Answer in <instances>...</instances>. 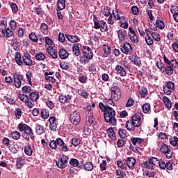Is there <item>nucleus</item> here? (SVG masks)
I'll use <instances>...</instances> for the list:
<instances>
[{"label":"nucleus","mask_w":178,"mask_h":178,"mask_svg":"<svg viewBox=\"0 0 178 178\" xmlns=\"http://www.w3.org/2000/svg\"><path fill=\"white\" fill-rule=\"evenodd\" d=\"M66 0H58L57 1V8L60 9V10H63L66 7Z\"/></svg>","instance_id":"c756f323"},{"label":"nucleus","mask_w":178,"mask_h":178,"mask_svg":"<svg viewBox=\"0 0 178 178\" xmlns=\"http://www.w3.org/2000/svg\"><path fill=\"white\" fill-rule=\"evenodd\" d=\"M118 35V39L120 41H124V32H123L122 30H118L117 31Z\"/></svg>","instance_id":"c03bdc74"},{"label":"nucleus","mask_w":178,"mask_h":178,"mask_svg":"<svg viewBox=\"0 0 178 178\" xmlns=\"http://www.w3.org/2000/svg\"><path fill=\"white\" fill-rule=\"evenodd\" d=\"M159 160L156 157H149L145 162L143 163V166L146 169H155L156 166H158Z\"/></svg>","instance_id":"39448f33"},{"label":"nucleus","mask_w":178,"mask_h":178,"mask_svg":"<svg viewBox=\"0 0 178 178\" xmlns=\"http://www.w3.org/2000/svg\"><path fill=\"white\" fill-rule=\"evenodd\" d=\"M156 24L160 30H163L165 29V24L163 23V21L161 19H157L156 22Z\"/></svg>","instance_id":"37998d69"},{"label":"nucleus","mask_w":178,"mask_h":178,"mask_svg":"<svg viewBox=\"0 0 178 178\" xmlns=\"http://www.w3.org/2000/svg\"><path fill=\"white\" fill-rule=\"evenodd\" d=\"M59 58L61 59H67L69 58V51L65 49H60L58 52Z\"/></svg>","instance_id":"aec40b11"},{"label":"nucleus","mask_w":178,"mask_h":178,"mask_svg":"<svg viewBox=\"0 0 178 178\" xmlns=\"http://www.w3.org/2000/svg\"><path fill=\"white\" fill-rule=\"evenodd\" d=\"M167 65L172 66V68L175 67L176 69V67H178V62L176 60V58H174L170 61V63H167Z\"/></svg>","instance_id":"603ef678"},{"label":"nucleus","mask_w":178,"mask_h":178,"mask_svg":"<svg viewBox=\"0 0 178 178\" xmlns=\"http://www.w3.org/2000/svg\"><path fill=\"white\" fill-rule=\"evenodd\" d=\"M49 128L51 131H56V129H58V124L59 123L58 122V119L55 116L49 117Z\"/></svg>","instance_id":"1a4fd4ad"},{"label":"nucleus","mask_w":178,"mask_h":178,"mask_svg":"<svg viewBox=\"0 0 178 178\" xmlns=\"http://www.w3.org/2000/svg\"><path fill=\"white\" fill-rule=\"evenodd\" d=\"M66 38L72 42V44H76V42H79L80 41V38L77 35H72L69 34H65Z\"/></svg>","instance_id":"dca6fc26"},{"label":"nucleus","mask_w":178,"mask_h":178,"mask_svg":"<svg viewBox=\"0 0 178 178\" xmlns=\"http://www.w3.org/2000/svg\"><path fill=\"white\" fill-rule=\"evenodd\" d=\"M10 8L13 10V13L16 15V13H17L18 10H19V7L17 6V4H16L15 3H12L10 4Z\"/></svg>","instance_id":"09e8293b"},{"label":"nucleus","mask_w":178,"mask_h":178,"mask_svg":"<svg viewBox=\"0 0 178 178\" xmlns=\"http://www.w3.org/2000/svg\"><path fill=\"white\" fill-rule=\"evenodd\" d=\"M100 31L102 33H106L108 31V24L104 20H101Z\"/></svg>","instance_id":"c85d7f7f"},{"label":"nucleus","mask_w":178,"mask_h":178,"mask_svg":"<svg viewBox=\"0 0 178 178\" xmlns=\"http://www.w3.org/2000/svg\"><path fill=\"white\" fill-rule=\"evenodd\" d=\"M131 62H134L136 66H140L141 65V60L138 57L131 58Z\"/></svg>","instance_id":"13d9d810"},{"label":"nucleus","mask_w":178,"mask_h":178,"mask_svg":"<svg viewBox=\"0 0 178 178\" xmlns=\"http://www.w3.org/2000/svg\"><path fill=\"white\" fill-rule=\"evenodd\" d=\"M134 105V99L133 98H129L126 104L127 108H130Z\"/></svg>","instance_id":"680f3d73"},{"label":"nucleus","mask_w":178,"mask_h":178,"mask_svg":"<svg viewBox=\"0 0 178 178\" xmlns=\"http://www.w3.org/2000/svg\"><path fill=\"white\" fill-rule=\"evenodd\" d=\"M174 70L171 65H165L164 67L163 73H166L168 76L173 74Z\"/></svg>","instance_id":"393cba45"},{"label":"nucleus","mask_w":178,"mask_h":178,"mask_svg":"<svg viewBox=\"0 0 178 178\" xmlns=\"http://www.w3.org/2000/svg\"><path fill=\"white\" fill-rule=\"evenodd\" d=\"M40 31L43 33V34H47L48 33V26L45 23H42L40 26Z\"/></svg>","instance_id":"a18cd8bd"},{"label":"nucleus","mask_w":178,"mask_h":178,"mask_svg":"<svg viewBox=\"0 0 178 178\" xmlns=\"http://www.w3.org/2000/svg\"><path fill=\"white\" fill-rule=\"evenodd\" d=\"M60 67L63 69V70H67V69H69V65H67V63H60Z\"/></svg>","instance_id":"69168bd1"},{"label":"nucleus","mask_w":178,"mask_h":178,"mask_svg":"<svg viewBox=\"0 0 178 178\" xmlns=\"http://www.w3.org/2000/svg\"><path fill=\"white\" fill-rule=\"evenodd\" d=\"M22 60L26 66H33V60H31V55L29 52H24L22 56Z\"/></svg>","instance_id":"4468645a"},{"label":"nucleus","mask_w":178,"mask_h":178,"mask_svg":"<svg viewBox=\"0 0 178 178\" xmlns=\"http://www.w3.org/2000/svg\"><path fill=\"white\" fill-rule=\"evenodd\" d=\"M40 115L42 119H48L49 118V113L45 109L41 111Z\"/></svg>","instance_id":"3c124183"},{"label":"nucleus","mask_w":178,"mask_h":178,"mask_svg":"<svg viewBox=\"0 0 178 178\" xmlns=\"http://www.w3.org/2000/svg\"><path fill=\"white\" fill-rule=\"evenodd\" d=\"M120 49L122 53L125 54V55H131V52H133V47H131V45L129 42L124 43L123 45H121Z\"/></svg>","instance_id":"9b49d317"},{"label":"nucleus","mask_w":178,"mask_h":178,"mask_svg":"<svg viewBox=\"0 0 178 178\" xmlns=\"http://www.w3.org/2000/svg\"><path fill=\"white\" fill-rule=\"evenodd\" d=\"M72 99V96L70 95H60L58 97V101L60 104H66V102H70Z\"/></svg>","instance_id":"a211bd4d"},{"label":"nucleus","mask_w":178,"mask_h":178,"mask_svg":"<svg viewBox=\"0 0 178 178\" xmlns=\"http://www.w3.org/2000/svg\"><path fill=\"white\" fill-rule=\"evenodd\" d=\"M0 26H3L5 29H3L1 31V34L4 38H10V37H13L15 35V33L12 29L9 28H6V25L5 24V22H1L0 24Z\"/></svg>","instance_id":"0eeeda50"},{"label":"nucleus","mask_w":178,"mask_h":178,"mask_svg":"<svg viewBox=\"0 0 178 178\" xmlns=\"http://www.w3.org/2000/svg\"><path fill=\"white\" fill-rule=\"evenodd\" d=\"M11 136H12V138H13V140H19L20 138V137H22V134H20V132L17 131H14L11 133Z\"/></svg>","instance_id":"4c0bfd02"},{"label":"nucleus","mask_w":178,"mask_h":178,"mask_svg":"<svg viewBox=\"0 0 178 178\" xmlns=\"http://www.w3.org/2000/svg\"><path fill=\"white\" fill-rule=\"evenodd\" d=\"M156 67H158V69L160 70V72H161L162 73H163V70H165V67L166 65H165L163 63H159V62H157L156 63Z\"/></svg>","instance_id":"864d4df0"},{"label":"nucleus","mask_w":178,"mask_h":178,"mask_svg":"<svg viewBox=\"0 0 178 178\" xmlns=\"http://www.w3.org/2000/svg\"><path fill=\"white\" fill-rule=\"evenodd\" d=\"M127 165L129 169H133L136 165V159L134 157H128L126 160Z\"/></svg>","instance_id":"6ab92c4d"},{"label":"nucleus","mask_w":178,"mask_h":178,"mask_svg":"<svg viewBox=\"0 0 178 178\" xmlns=\"http://www.w3.org/2000/svg\"><path fill=\"white\" fill-rule=\"evenodd\" d=\"M72 52L75 56H79L80 55V49L79 47V44H75L72 47Z\"/></svg>","instance_id":"2f4dec72"},{"label":"nucleus","mask_w":178,"mask_h":178,"mask_svg":"<svg viewBox=\"0 0 178 178\" xmlns=\"http://www.w3.org/2000/svg\"><path fill=\"white\" fill-rule=\"evenodd\" d=\"M169 150H170V149L169 148V147L168 146V145L166 144H163L161 147L160 148V151L161 152H162V154H165L167 153Z\"/></svg>","instance_id":"49530a36"},{"label":"nucleus","mask_w":178,"mask_h":178,"mask_svg":"<svg viewBox=\"0 0 178 178\" xmlns=\"http://www.w3.org/2000/svg\"><path fill=\"white\" fill-rule=\"evenodd\" d=\"M88 70L91 73H95V72H97V67L95 66V63H93L89 64Z\"/></svg>","instance_id":"ea45409f"},{"label":"nucleus","mask_w":178,"mask_h":178,"mask_svg":"<svg viewBox=\"0 0 178 178\" xmlns=\"http://www.w3.org/2000/svg\"><path fill=\"white\" fill-rule=\"evenodd\" d=\"M78 94L81 95V97H83V98H88V93L84 90H79Z\"/></svg>","instance_id":"e2e57ef3"},{"label":"nucleus","mask_w":178,"mask_h":178,"mask_svg":"<svg viewBox=\"0 0 178 178\" xmlns=\"http://www.w3.org/2000/svg\"><path fill=\"white\" fill-rule=\"evenodd\" d=\"M79 160L76 159H71L70 161V165L74 168H79V169H83L82 165H79Z\"/></svg>","instance_id":"412c9836"},{"label":"nucleus","mask_w":178,"mask_h":178,"mask_svg":"<svg viewBox=\"0 0 178 178\" xmlns=\"http://www.w3.org/2000/svg\"><path fill=\"white\" fill-rule=\"evenodd\" d=\"M115 106V103H113V99L111 97L110 99H106V106Z\"/></svg>","instance_id":"6e6d98bb"},{"label":"nucleus","mask_w":178,"mask_h":178,"mask_svg":"<svg viewBox=\"0 0 178 178\" xmlns=\"http://www.w3.org/2000/svg\"><path fill=\"white\" fill-rule=\"evenodd\" d=\"M82 168H84L85 170H87V172H91L92 169H94V164L88 161L84 163L83 165H82Z\"/></svg>","instance_id":"b1692460"},{"label":"nucleus","mask_w":178,"mask_h":178,"mask_svg":"<svg viewBox=\"0 0 178 178\" xmlns=\"http://www.w3.org/2000/svg\"><path fill=\"white\" fill-rule=\"evenodd\" d=\"M24 153L28 156H31L33 155V149L31 148V145H26L24 146Z\"/></svg>","instance_id":"a878e982"},{"label":"nucleus","mask_w":178,"mask_h":178,"mask_svg":"<svg viewBox=\"0 0 178 178\" xmlns=\"http://www.w3.org/2000/svg\"><path fill=\"white\" fill-rule=\"evenodd\" d=\"M129 31L130 33L129 34V36L131 41L134 42V44H137V42H138V38L136 35V32L131 29V27L129 28Z\"/></svg>","instance_id":"2eb2a0df"},{"label":"nucleus","mask_w":178,"mask_h":178,"mask_svg":"<svg viewBox=\"0 0 178 178\" xmlns=\"http://www.w3.org/2000/svg\"><path fill=\"white\" fill-rule=\"evenodd\" d=\"M35 129L36 134H38V136H41V134L45 132L44 127L39 124H35Z\"/></svg>","instance_id":"5701e85b"},{"label":"nucleus","mask_w":178,"mask_h":178,"mask_svg":"<svg viewBox=\"0 0 178 178\" xmlns=\"http://www.w3.org/2000/svg\"><path fill=\"white\" fill-rule=\"evenodd\" d=\"M82 52H83V56H85V58H86V59L88 60H91V59L94 56V54L92 53V50L88 46L82 47Z\"/></svg>","instance_id":"6e6552de"},{"label":"nucleus","mask_w":178,"mask_h":178,"mask_svg":"<svg viewBox=\"0 0 178 178\" xmlns=\"http://www.w3.org/2000/svg\"><path fill=\"white\" fill-rule=\"evenodd\" d=\"M170 12L172 15H177L178 13V7L177 6H172L170 8Z\"/></svg>","instance_id":"338daca9"},{"label":"nucleus","mask_w":178,"mask_h":178,"mask_svg":"<svg viewBox=\"0 0 178 178\" xmlns=\"http://www.w3.org/2000/svg\"><path fill=\"white\" fill-rule=\"evenodd\" d=\"M145 40L146 41V44L147 45H152V44H154V40H152L151 37H149V35H147L145 38Z\"/></svg>","instance_id":"052dcab7"},{"label":"nucleus","mask_w":178,"mask_h":178,"mask_svg":"<svg viewBox=\"0 0 178 178\" xmlns=\"http://www.w3.org/2000/svg\"><path fill=\"white\" fill-rule=\"evenodd\" d=\"M127 131L126 129H119L118 134L121 138H124L126 137Z\"/></svg>","instance_id":"bf43d9fd"},{"label":"nucleus","mask_w":178,"mask_h":178,"mask_svg":"<svg viewBox=\"0 0 178 178\" xmlns=\"http://www.w3.org/2000/svg\"><path fill=\"white\" fill-rule=\"evenodd\" d=\"M15 62L19 66H23V61H22V55L19 52L15 53Z\"/></svg>","instance_id":"bb28decb"},{"label":"nucleus","mask_w":178,"mask_h":178,"mask_svg":"<svg viewBox=\"0 0 178 178\" xmlns=\"http://www.w3.org/2000/svg\"><path fill=\"white\" fill-rule=\"evenodd\" d=\"M139 95H140V98H145L148 95V89L144 87L142 88L139 92Z\"/></svg>","instance_id":"c9c22d12"},{"label":"nucleus","mask_w":178,"mask_h":178,"mask_svg":"<svg viewBox=\"0 0 178 178\" xmlns=\"http://www.w3.org/2000/svg\"><path fill=\"white\" fill-rule=\"evenodd\" d=\"M49 147L51 149H56L58 147L61 152H67L69 151V148L67 145H65V142L60 138H57L55 140H51L49 143Z\"/></svg>","instance_id":"7ed1b4c3"},{"label":"nucleus","mask_w":178,"mask_h":178,"mask_svg":"<svg viewBox=\"0 0 178 178\" xmlns=\"http://www.w3.org/2000/svg\"><path fill=\"white\" fill-rule=\"evenodd\" d=\"M67 161H69V157H67V156H62L60 159L56 161V163L60 169H65Z\"/></svg>","instance_id":"9d476101"},{"label":"nucleus","mask_w":178,"mask_h":178,"mask_svg":"<svg viewBox=\"0 0 178 178\" xmlns=\"http://www.w3.org/2000/svg\"><path fill=\"white\" fill-rule=\"evenodd\" d=\"M47 52L53 59H56L58 58V51L54 49V48L49 47L47 48Z\"/></svg>","instance_id":"4be33fe9"},{"label":"nucleus","mask_w":178,"mask_h":178,"mask_svg":"<svg viewBox=\"0 0 178 178\" xmlns=\"http://www.w3.org/2000/svg\"><path fill=\"white\" fill-rule=\"evenodd\" d=\"M16 165L18 169H22V168H23V165H24V159H23L22 157H18L17 159Z\"/></svg>","instance_id":"72a5a7b5"},{"label":"nucleus","mask_w":178,"mask_h":178,"mask_svg":"<svg viewBox=\"0 0 178 178\" xmlns=\"http://www.w3.org/2000/svg\"><path fill=\"white\" fill-rule=\"evenodd\" d=\"M142 109L144 113H148L151 111V105L149 103H145L142 106Z\"/></svg>","instance_id":"e433bc0d"},{"label":"nucleus","mask_w":178,"mask_h":178,"mask_svg":"<svg viewBox=\"0 0 178 178\" xmlns=\"http://www.w3.org/2000/svg\"><path fill=\"white\" fill-rule=\"evenodd\" d=\"M18 130L21 132L24 131L26 135L30 136V138L32 140V141L35 140L34 132H33V129H31L29 125L24 123H19L18 124Z\"/></svg>","instance_id":"20e7f679"},{"label":"nucleus","mask_w":178,"mask_h":178,"mask_svg":"<svg viewBox=\"0 0 178 178\" xmlns=\"http://www.w3.org/2000/svg\"><path fill=\"white\" fill-rule=\"evenodd\" d=\"M18 98L22 101V102H27V101H29V96L25 94H19L18 95Z\"/></svg>","instance_id":"79ce46f5"},{"label":"nucleus","mask_w":178,"mask_h":178,"mask_svg":"<svg viewBox=\"0 0 178 178\" xmlns=\"http://www.w3.org/2000/svg\"><path fill=\"white\" fill-rule=\"evenodd\" d=\"M111 97L114 101H119L122 98V90L119 87L113 86L111 88Z\"/></svg>","instance_id":"423d86ee"},{"label":"nucleus","mask_w":178,"mask_h":178,"mask_svg":"<svg viewBox=\"0 0 178 178\" xmlns=\"http://www.w3.org/2000/svg\"><path fill=\"white\" fill-rule=\"evenodd\" d=\"M35 58L37 60H45V54L42 52H40L35 55Z\"/></svg>","instance_id":"58836bf2"},{"label":"nucleus","mask_w":178,"mask_h":178,"mask_svg":"<svg viewBox=\"0 0 178 178\" xmlns=\"http://www.w3.org/2000/svg\"><path fill=\"white\" fill-rule=\"evenodd\" d=\"M141 125V115L135 114L131 120H129L126 123V129L129 130V131H134L136 130V127H140Z\"/></svg>","instance_id":"f03ea898"},{"label":"nucleus","mask_w":178,"mask_h":178,"mask_svg":"<svg viewBox=\"0 0 178 178\" xmlns=\"http://www.w3.org/2000/svg\"><path fill=\"white\" fill-rule=\"evenodd\" d=\"M130 149H131V151L136 154H140V150L141 149L137 146H131Z\"/></svg>","instance_id":"0e129e2a"},{"label":"nucleus","mask_w":178,"mask_h":178,"mask_svg":"<svg viewBox=\"0 0 178 178\" xmlns=\"http://www.w3.org/2000/svg\"><path fill=\"white\" fill-rule=\"evenodd\" d=\"M70 120L72 124H78L80 123V121L81 120V118L80 117V114L77 112H74L70 115Z\"/></svg>","instance_id":"f8f14e48"},{"label":"nucleus","mask_w":178,"mask_h":178,"mask_svg":"<svg viewBox=\"0 0 178 178\" xmlns=\"http://www.w3.org/2000/svg\"><path fill=\"white\" fill-rule=\"evenodd\" d=\"M102 13L104 16H111V15H112L111 13V8L108 6L105 7L103 10H102Z\"/></svg>","instance_id":"de8ad7c7"},{"label":"nucleus","mask_w":178,"mask_h":178,"mask_svg":"<svg viewBox=\"0 0 178 178\" xmlns=\"http://www.w3.org/2000/svg\"><path fill=\"white\" fill-rule=\"evenodd\" d=\"M81 143V139L80 138H73L72 139L71 144L73 147H79Z\"/></svg>","instance_id":"473e14b6"},{"label":"nucleus","mask_w":178,"mask_h":178,"mask_svg":"<svg viewBox=\"0 0 178 178\" xmlns=\"http://www.w3.org/2000/svg\"><path fill=\"white\" fill-rule=\"evenodd\" d=\"M29 97L31 101H32L33 102H35V101H37V99L40 98L39 93L38 92H32L31 93H30Z\"/></svg>","instance_id":"cd10ccee"},{"label":"nucleus","mask_w":178,"mask_h":178,"mask_svg":"<svg viewBox=\"0 0 178 178\" xmlns=\"http://www.w3.org/2000/svg\"><path fill=\"white\" fill-rule=\"evenodd\" d=\"M174 59H175V56H173V54H169L168 56V57L166 56H163V60L165 62V63L168 64V63H170V61L173 60Z\"/></svg>","instance_id":"f704fd0d"},{"label":"nucleus","mask_w":178,"mask_h":178,"mask_svg":"<svg viewBox=\"0 0 178 178\" xmlns=\"http://www.w3.org/2000/svg\"><path fill=\"white\" fill-rule=\"evenodd\" d=\"M103 50L104 51V54H106V55H109L111 54V51H112L111 49V47H109V46L106 44L103 45Z\"/></svg>","instance_id":"4d7b16f0"},{"label":"nucleus","mask_w":178,"mask_h":178,"mask_svg":"<svg viewBox=\"0 0 178 178\" xmlns=\"http://www.w3.org/2000/svg\"><path fill=\"white\" fill-rule=\"evenodd\" d=\"M131 12L134 15H138V7L137 6H133L131 7Z\"/></svg>","instance_id":"774afa93"},{"label":"nucleus","mask_w":178,"mask_h":178,"mask_svg":"<svg viewBox=\"0 0 178 178\" xmlns=\"http://www.w3.org/2000/svg\"><path fill=\"white\" fill-rule=\"evenodd\" d=\"M115 70L117 72V74H120L122 77H124V76L127 74L126 70L122 65H116Z\"/></svg>","instance_id":"f3484780"},{"label":"nucleus","mask_w":178,"mask_h":178,"mask_svg":"<svg viewBox=\"0 0 178 178\" xmlns=\"http://www.w3.org/2000/svg\"><path fill=\"white\" fill-rule=\"evenodd\" d=\"M152 37L153 39L155 40V41H157V42L161 41V35H159L158 33L152 32Z\"/></svg>","instance_id":"5fc2aeb1"},{"label":"nucleus","mask_w":178,"mask_h":178,"mask_svg":"<svg viewBox=\"0 0 178 178\" xmlns=\"http://www.w3.org/2000/svg\"><path fill=\"white\" fill-rule=\"evenodd\" d=\"M29 40L33 41V42H38V38H37V35H35V33L32 32L29 34Z\"/></svg>","instance_id":"a19ab883"},{"label":"nucleus","mask_w":178,"mask_h":178,"mask_svg":"<svg viewBox=\"0 0 178 178\" xmlns=\"http://www.w3.org/2000/svg\"><path fill=\"white\" fill-rule=\"evenodd\" d=\"M104 118L106 123L111 126H116L118 120H116V111L112 107H106L104 112Z\"/></svg>","instance_id":"f257e3e1"},{"label":"nucleus","mask_w":178,"mask_h":178,"mask_svg":"<svg viewBox=\"0 0 178 178\" xmlns=\"http://www.w3.org/2000/svg\"><path fill=\"white\" fill-rule=\"evenodd\" d=\"M144 140L140 138H132L131 139V143H132L133 145L136 146L137 144L140 145V143H143Z\"/></svg>","instance_id":"7c9ffc66"},{"label":"nucleus","mask_w":178,"mask_h":178,"mask_svg":"<svg viewBox=\"0 0 178 178\" xmlns=\"http://www.w3.org/2000/svg\"><path fill=\"white\" fill-rule=\"evenodd\" d=\"M13 77L15 87L16 88H20V87H22V81L23 80V79H24V77L22 74L16 73L13 75Z\"/></svg>","instance_id":"ddd939ff"},{"label":"nucleus","mask_w":178,"mask_h":178,"mask_svg":"<svg viewBox=\"0 0 178 178\" xmlns=\"http://www.w3.org/2000/svg\"><path fill=\"white\" fill-rule=\"evenodd\" d=\"M170 143L173 147H176L178 144V138L174 136L173 138H170Z\"/></svg>","instance_id":"8fccbe9b"}]
</instances>
